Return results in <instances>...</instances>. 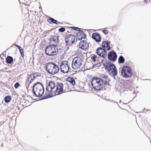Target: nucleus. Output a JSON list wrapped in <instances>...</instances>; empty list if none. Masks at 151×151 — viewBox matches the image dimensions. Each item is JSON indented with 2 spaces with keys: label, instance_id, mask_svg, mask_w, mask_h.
Here are the masks:
<instances>
[{
  "label": "nucleus",
  "instance_id": "nucleus-1",
  "mask_svg": "<svg viewBox=\"0 0 151 151\" xmlns=\"http://www.w3.org/2000/svg\"><path fill=\"white\" fill-rule=\"evenodd\" d=\"M103 64L104 67L111 76L114 77L117 75V69L114 64L106 62L103 63Z\"/></svg>",
  "mask_w": 151,
  "mask_h": 151
},
{
  "label": "nucleus",
  "instance_id": "nucleus-2",
  "mask_svg": "<svg viewBox=\"0 0 151 151\" xmlns=\"http://www.w3.org/2000/svg\"><path fill=\"white\" fill-rule=\"evenodd\" d=\"M33 93L37 97L41 96L44 93V88L43 86L40 83H35L33 86Z\"/></svg>",
  "mask_w": 151,
  "mask_h": 151
},
{
  "label": "nucleus",
  "instance_id": "nucleus-3",
  "mask_svg": "<svg viewBox=\"0 0 151 151\" xmlns=\"http://www.w3.org/2000/svg\"><path fill=\"white\" fill-rule=\"evenodd\" d=\"M46 68L47 71L52 75L57 73L59 70L58 66L56 64L52 62L47 64Z\"/></svg>",
  "mask_w": 151,
  "mask_h": 151
},
{
  "label": "nucleus",
  "instance_id": "nucleus-4",
  "mask_svg": "<svg viewBox=\"0 0 151 151\" xmlns=\"http://www.w3.org/2000/svg\"><path fill=\"white\" fill-rule=\"evenodd\" d=\"M101 78L95 77L92 79L91 85L94 89L96 90H100L103 87L102 81Z\"/></svg>",
  "mask_w": 151,
  "mask_h": 151
},
{
  "label": "nucleus",
  "instance_id": "nucleus-5",
  "mask_svg": "<svg viewBox=\"0 0 151 151\" xmlns=\"http://www.w3.org/2000/svg\"><path fill=\"white\" fill-rule=\"evenodd\" d=\"M57 45H50L47 46L45 49L46 54L52 56L56 55L58 52V50L56 48Z\"/></svg>",
  "mask_w": 151,
  "mask_h": 151
},
{
  "label": "nucleus",
  "instance_id": "nucleus-6",
  "mask_svg": "<svg viewBox=\"0 0 151 151\" xmlns=\"http://www.w3.org/2000/svg\"><path fill=\"white\" fill-rule=\"evenodd\" d=\"M121 72L122 75L125 78L131 77L132 74L131 68L127 66H124Z\"/></svg>",
  "mask_w": 151,
  "mask_h": 151
},
{
  "label": "nucleus",
  "instance_id": "nucleus-7",
  "mask_svg": "<svg viewBox=\"0 0 151 151\" xmlns=\"http://www.w3.org/2000/svg\"><path fill=\"white\" fill-rule=\"evenodd\" d=\"M81 60L80 58H74L73 60L72 66L73 68L76 69L79 68L82 65Z\"/></svg>",
  "mask_w": 151,
  "mask_h": 151
},
{
  "label": "nucleus",
  "instance_id": "nucleus-8",
  "mask_svg": "<svg viewBox=\"0 0 151 151\" xmlns=\"http://www.w3.org/2000/svg\"><path fill=\"white\" fill-rule=\"evenodd\" d=\"M69 68L68 61H64L61 62L60 68L61 72L63 73H67L69 71Z\"/></svg>",
  "mask_w": 151,
  "mask_h": 151
},
{
  "label": "nucleus",
  "instance_id": "nucleus-9",
  "mask_svg": "<svg viewBox=\"0 0 151 151\" xmlns=\"http://www.w3.org/2000/svg\"><path fill=\"white\" fill-rule=\"evenodd\" d=\"M108 58L109 60L114 61L116 60L117 55L116 52L114 50H112L109 53L108 55Z\"/></svg>",
  "mask_w": 151,
  "mask_h": 151
},
{
  "label": "nucleus",
  "instance_id": "nucleus-10",
  "mask_svg": "<svg viewBox=\"0 0 151 151\" xmlns=\"http://www.w3.org/2000/svg\"><path fill=\"white\" fill-rule=\"evenodd\" d=\"M63 84L62 83H59L57 84L56 86V89L54 91L57 94H60L63 91Z\"/></svg>",
  "mask_w": 151,
  "mask_h": 151
},
{
  "label": "nucleus",
  "instance_id": "nucleus-11",
  "mask_svg": "<svg viewBox=\"0 0 151 151\" xmlns=\"http://www.w3.org/2000/svg\"><path fill=\"white\" fill-rule=\"evenodd\" d=\"M80 47L82 49L87 50L89 48V45L86 40H83L81 41L79 44Z\"/></svg>",
  "mask_w": 151,
  "mask_h": 151
},
{
  "label": "nucleus",
  "instance_id": "nucleus-12",
  "mask_svg": "<svg viewBox=\"0 0 151 151\" xmlns=\"http://www.w3.org/2000/svg\"><path fill=\"white\" fill-rule=\"evenodd\" d=\"M55 86V85L54 83L52 81H50L46 86V90L48 92H51L54 88Z\"/></svg>",
  "mask_w": 151,
  "mask_h": 151
},
{
  "label": "nucleus",
  "instance_id": "nucleus-13",
  "mask_svg": "<svg viewBox=\"0 0 151 151\" xmlns=\"http://www.w3.org/2000/svg\"><path fill=\"white\" fill-rule=\"evenodd\" d=\"M92 38L96 42H99L101 41V37L98 33H93L92 34Z\"/></svg>",
  "mask_w": 151,
  "mask_h": 151
},
{
  "label": "nucleus",
  "instance_id": "nucleus-14",
  "mask_svg": "<svg viewBox=\"0 0 151 151\" xmlns=\"http://www.w3.org/2000/svg\"><path fill=\"white\" fill-rule=\"evenodd\" d=\"M109 44L110 43H109L108 42H106V41H104L102 44V46L103 48L107 50H109L111 49V47L109 45Z\"/></svg>",
  "mask_w": 151,
  "mask_h": 151
},
{
  "label": "nucleus",
  "instance_id": "nucleus-15",
  "mask_svg": "<svg viewBox=\"0 0 151 151\" xmlns=\"http://www.w3.org/2000/svg\"><path fill=\"white\" fill-rule=\"evenodd\" d=\"M86 36V35L84 32H78L77 34V37L79 40H81L82 39H85Z\"/></svg>",
  "mask_w": 151,
  "mask_h": 151
},
{
  "label": "nucleus",
  "instance_id": "nucleus-16",
  "mask_svg": "<svg viewBox=\"0 0 151 151\" xmlns=\"http://www.w3.org/2000/svg\"><path fill=\"white\" fill-rule=\"evenodd\" d=\"M36 75L35 74H32L29 76L27 78V81L29 84L31 83L36 77Z\"/></svg>",
  "mask_w": 151,
  "mask_h": 151
},
{
  "label": "nucleus",
  "instance_id": "nucleus-17",
  "mask_svg": "<svg viewBox=\"0 0 151 151\" xmlns=\"http://www.w3.org/2000/svg\"><path fill=\"white\" fill-rule=\"evenodd\" d=\"M72 38H73L72 39H73V40L72 41H71L70 40H66V39H65V42L67 45L71 46L72 44L75 42V40L76 39L75 36H72Z\"/></svg>",
  "mask_w": 151,
  "mask_h": 151
},
{
  "label": "nucleus",
  "instance_id": "nucleus-18",
  "mask_svg": "<svg viewBox=\"0 0 151 151\" xmlns=\"http://www.w3.org/2000/svg\"><path fill=\"white\" fill-rule=\"evenodd\" d=\"M104 49L102 48L101 47H99L97 48L96 51V53L100 56L102 57V55H103Z\"/></svg>",
  "mask_w": 151,
  "mask_h": 151
},
{
  "label": "nucleus",
  "instance_id": "nucleus-19",
  "mask_svg": "<svg viewBox=\"0 0 151 151\" xmlns=\"http://www.w3.org/2000/svg\"><path fill=\"white\" fill-rule=\"evenodd\" d=\"M6 61L7 64H12L13 61H15V59L13 60L12 57L8 56L6 58Z\"/></svg>",
  "mask_w": 151,
  "mask_h": 151
},
{
  "label": "nucleus",
  "instance_id": "nucleus-20",
  "mask_svg": "<svg viewBox=\"0 0 151 151\" xmlns=\"http://www.w3.org/2000/svg\"><path fill=\"white\" fill-rule=\"evenodd\" d=\"M66 81L70 83L73 86H74L75 84V81L73 78L68 77L67 78Z\"/></svg>",
  "mask_w": 151,
  "mask_h": 151
},
{
  "label": "nucleus",
  "instance_id": "nucleus-21",
  "mask_svg": "<svg viewBox=\"0 0 151 151\" xmlns=\"http://www.w3.org/2000/svg\"><path fill=\"white\" fill-rule=\"evenodd\" d=\"M48 22L50 23H53L56 24H59V22L57 20H55L52 18L50 17L49 19L47 20Z\"/></svg>",
  "mask_w": 151,
  "mask_h": 151
},
{
  "label": "nucleus",
  "instance_id": "nucleus-22",
  "mask_svg": "<svg viewBox=\"0 0 151 151\" xmlns=\"http://www.w3.org/2000/svg\"><path fill=\"white\" fill-rule=\"evenodd\" d=\"M59 36H54L52 38V40L53 42H54L55 45L57 44H57L59 43Z\"/></svg>",
  "mask_w": 151,
  "mask_h": 151
},
{
  "label": "nucleus",
  "instance_id": "nucleus-23",
  "mask_svg": "<svg viewBox=\"0 0 151 151\" xmlns=\"http://www.w3.org/2000/svg\"><path fill=\"white\" fill-rule=\"evenodd\" d=\"M101 81H102V83L104 81H106V80H108V77L107 76L102 75L101 76Z\"/></svg>",
  "mask_w": 151,
  "mask_h": 151
},
{
  "label": "nucleus",
  "instance_id": "nucleus-24",
  "mask_svg": "<svg viewBox=\"0 0 151 151\" xmlns=\"http://www.w3.org/2000/svg\"><path fill=\"white\" fill-rule=\"evenodd\" d=\"M119 62L120 63H123L125 61V59L123 56L121 55L118 58Z\"/></svg>",
  "mask_w": 151,
  "mask_h": 151
},
{
  "label": "nucleus",
  "instance_id": "nucleus-25",
  "mask_svg": "<svg viewBox=\"0 0 151 151\" xmlns=\"http://www.w3.org/2000/svg\"><path fill=\"white\" fill-rule=\"evenodd\" d=\"M72 36H75L74 35H67L66 37V40H70L71 41H73V39H72V37H71Z\"/></svg>",
  "mask_w": 151,
  "mask_h": 151
},
{
  "label": "nucleus",
  "instance_id": "nucleus-26",
  "mask_svg": "<svg viewBox=\"0 0 151 151\" xmlns=\"http://www.w3.org/2000/svg\"><path fill=\"white\" fill-rule=\"evenodd\" d=\"M6 103H8L11 100V97L9 96H6L4 99Z\"/></svg>",
  "mask_w": 151,
  "mask_h": 151
},
{
  "label": "nucleus",
  "instance_id": "nucleus-27",
  "mask_svg": "<svg viewBox=\"0 0 151 151\" xmlns=\"http://www.w3.org/2000/svg\"><path fill=\"white\" fill-rule=\"evenodd\" d=\"M104 54L103 55H102V58H105L107 57V52L106 50H104V49L103 50Z\"/></svg>",
  "mask_w": 151,
  "mask_h": 151
},
{
  "label": "nucleus",
  "instance_id": "nucleus-28",
  "mask_svg": "<svg viewBox=\"0 0 151 151\" xmlns=\"http://www.w3.org/2000/svg\"><path fill=\"white\" fill-rule=\"evenodd\" d=\"M97 56L96 55H93V56L91 57V58L93 62H95L96 60V58H97Z\"/></svg>",
  "mask_w": 151,
  "mask_h": 151
},
{
  "label": "nucleus",
  "instance_id": "nucleus-29",
  "mask_svg": "<svg viewBox=\"0 0 151 151\" xmlns=\"http://www.w3.org/2000/svg\"><path fill=\"white\" fill-rule=\"evenodd\" d=\"M59 31L60 32H63L65 31V28L63 27H62L59 29Z\"/></svg>",
  "mask_w": 151,
  "mask_h": 151
},
{
  "label": "nucleus",
  "instance_id": "nucleus-30",
  "mask_svg": "<svg viewBox=\"0 0 151 151\" xmlns=\"http://www.w3.org/2000/svg\"><path fill=\"white\" fill-rule=\"evenodd\" d=\"M71 28L72 29L78 31H79L81 29L80 28H78V27H71Z\"/></svg>",
  "mask_w": 151,
  "mask_h": 151
},
{
  "label": "nucleus",
  "instance_id": "nucleus-31",
  "mask_svg": "<svg viewBox=\"0 0 151 151\" xmlns=\"http://www.w3.org/2000/svg\"><path fill=\"white\" fill-rule=\"evenodd\" d=\"M50 97V95H48L46 96H44L43 97H42V99H46Z\"/></svg>",
  "mask_w": 151,
  "mask_h": 151
},
{
  "label": "nucleus",
  "instance_id": "nucleus-32",
  "mask_svg": "<svg viewBox=\"0 0 151 151\" xmlns=\"http://www.w3.org/2000/svg\"><path fill=\"white\" fill-rule=\"evenodd\" d=\"M108 80H106L103 81L102 82L103 86V84H104V86L105 85L106 86L107 84L108 83Z\"/></svg>",
  "mask_w": 151,
  "mask_h": 151
},
{
  "label": "nucleus",
  "instance_id": "nucleus-33",
  "mask_svg": "<svg viewBox=\"0 0 151 151\" xmlns=\"http://www.w3.org/2000/svg\"><path fill=\"white\" fill-rule=\"evenodd\" d=\"M19 85V83L18 82H17L15 84L14 86L15 88H17Z\"/></svg>",
  "mask_w": 151,
  "mask_h": 151
},
{
  "label": "nucleus",
  "instance_id": "nucleus-34",
  "mask_svg": "<svg viewBox=\"0 0 151 151\" xmlns=\"http://www.w3.org/2000/svg\"><path fill=\"white\" fill-rule=\"evenodd\" d=\"M102 32L105 35H106L108 34V31L106 29L103 30Z\"/></svg>",
  "mask_w": 151,
  "mask_h": 151
},
{
  "label": "nucleus",
  "instance_id": "nucleus-35",
  "mask_svg": "<svg viewBox=\"0 0 151 151\" xmlns=\"http://www.w3.org/2000/svg\"><path fill=\"white\" fill-rule=\"evenodd\" d=\"M22 56V57H23L24 56V51L23 50L22 51L20 52Z\"/></svg>",
  "mask_w": 151,
  "mask_h": 151
},
{
  "label": "nucleus",
  "instance_id": "nucleus-36",
  "mask_svg": "<svg viewBox=\"0 0 151 151\" xmlns=\"http://www.w3.org/2000/svg\"><path fill=\"white\" fill-rule=\"evenodd\" d=\"M20 48H19L18 49H19L20 52L22 51L23 50L22 48L20 46L19 47Z\"/></svg>",
  "mask_w": 151,
  "mask_h": 151
},
{
  "label": "nucleus",
  "instance_id": "nucleus-37",
  "mask_svg": "<svg viewBox=\"0 0 151 151\" xmlns=\"http://www.w3.org/2000/svg\"><path fill=\"white\" fill-rule=\"evenodd\" d=\"M101 64V63H98L96 64L95 65H93V66L95 65H97V66H99V65H100V64Z\"/></svg>",
  "mask_w": 151,
  "mask_h": 151
},
{
  "label": "nucleus",
  "instance_id": "nucleus-38",
  "mask_svg": "<svg viewBox=\"0 0 151 151\" xmlns=\"http://www.w3.org/2000/svg\"><path fill=\"white\" fill-rule=\"evenodd\" d=\"M145 2L146 3H148L150 1L149 0H145Z\"/></svg>",
  "mask_w": 151,
  "mask_h": 151
},
{
  "label": "nucleus",
  "instance_id": "nucleus-39",
  "mask_svg": "<svg viewBox=\"0 0 151 151\" xmlns=\"http://www.w3.org/2000/svg\"><path fill=\"white\" fill-rule=\"evenodd\" d=\"M112 102L113 103H116V104H118V102H115V101H112Z\"/></svg>",
  "mask_w": 151,
  "mask_h": 151
},
{
  "label": "nucleus",
  "instance_id": "nucleus-40",
  "mask_svg": "<svg viewBox=\"0 0 151 151\" xmlns=\"http://www.w3.org/2000/svg\"><path fill=\"white\" fill-rule=\"evenodd\" d=\"M15 46L16 47H17V48H20L19 47H20V46H18V45H15Z\"/></svg>",
  "mask_w": 151,
  "mask_h": 151
},
{
  "label": "nucleus",
  "instance_id": "nucleus-41",
  "mask_svg": "<svg viewBox=\"0 0 151 151\" xmlns=\"http://www.w3.org/2000/svg\"><path fill=\"white\" fill-rule=\"evenodd\" d=\"M79 31V32H84L83 30H80L79 31Z\"/></svg>",
  "mask_w": 151,
  "mask_h": 151
},
{
  "label": "nucleus",
  "instance_id": "nucleus-42",
  "mask_svg": "<svg viewBox=\"0 0 151 151\" xmlns=\"http://www.w3.org/2000/svg\"><path fill=\"white\" fill-rule=\"evenodd\" d=\"M121 103V100H120L119 101V103Z\"/></svg>",
  "mask_w": 151,
  "mask_h": 151
},
{
  "label": "nucleus",
  "instance_id": "nucleus-43",
  "mask_svg": "<svg viewBox=\"0 0 151 151\" xmlns=\"http://www.w3.org/2000/svg\"><path fill=\"white\" fill-rule=\"evenodd\" d=\"M41 7H39V8H40V9H41Z\"/></svg>",
  "mask_w": 151,
  "mask_h": 151
},
{
  "label": "nucleus",
  "instance_id": "nucleus-44",
  "mask_svg": "<svg viewBox=\"0 0 151 151\" xmlns=\"http://www.w3.org/2000/svg\"><path fill=\"white\" fill-rule=\"evenodd\" d=\"M124 104H127V103H124Z\"/></svg>",
  "mask_w": 151,
  "mask_h": 151
}]
</instances>
